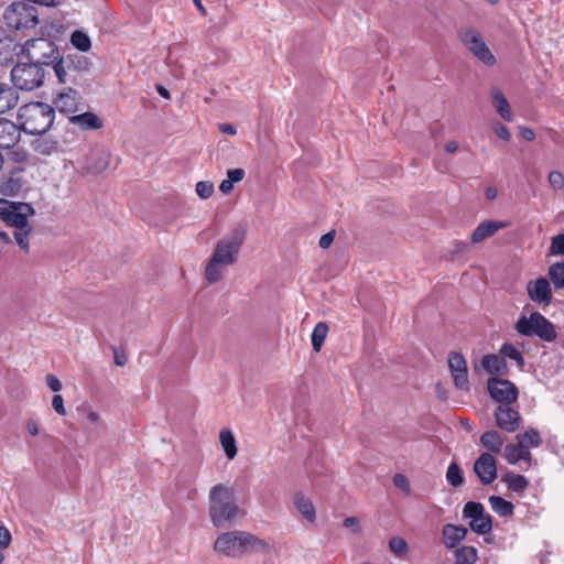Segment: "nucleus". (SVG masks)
I'll use <instances>...</instances> for the list:
<instances>
[{
    "instance_id": "f257e3e1",
    "label": "nucleus",
    "mask_w": 564,
    "mask_h": 564,
    "mask_svg": "<svg viewBox=\"0 0 564 564\" xmlns=\"http://www.w3.org/2000/svg\"><path fill=\"white\" fill-rule=\"evenodd\" d=\"M208 516L214 527L224 528L245 517L234 485L219 482L208 491Z\"/></svg>"
},
{
    "instance_id": "f03ea898",
    "label": "nucleus",
    "mask_w": 564,
    "mask_h": 564,
    "mask_svg": "<svg viewBox=\"0 0 564 564\" xmlns=\"http://www.w3.org/2000/svg\"><path fill=\"white\" fill-rule=\"evenodd\" d=\"M214 550L228 557H242L250 553H268L270 543L248 531L234 530L219 534L214 543Z\"/></svg>"
},
{
    "instance_id": "7ed1b4c3",
    "label": "nucleus",
    "mask_w": 564,
    "mask_h": 564,
    "mask_svg": "<svg viewBox=\"0 0 564 564\" xmlns=\"http://www.w3.org/2000/svg\"><path fill=\"white\" fill-rule=\"evenodd\" d=\"M18 119L28 134L45 133L54 121V108L44 102H31L19 109Z\"/></svg>"
},
{
    "instance_id": "20e7f679",
    "label": "nucleus",
    "mask_w": 564,
    "mask_h": 564,
    "mask_svg": "<svg viewBox=\"0 0 564 564\" xmlns=\"http://www.w3.org/2000/svg\"><path fill=\"white\" fill-rule=\"evenodd\" d=\"M514 328L522 336H536L541 340L547 343L555 340L557 336L554 325L539 312H532L529 315H521L518 318Z\"/></svg>"
},
{
    "instance_id": "39448f33",
    "label": "nucleus",
    "mask_w": 564,
    "mask_h": 564,
    "mask_svg": "<svg viewBox=\"0 0 564 564\" xmlns=\"http://www.w3.org/2000/svg\"><path fill=\"white\" fill-rule=\"evenodd\" d=\"M3 19L9 29L17 31L33 29L39 23L37 10L25 1L11 3L4 10Z\"/></svg>"
},
{
    "instance_id": "423d86ee",
    "label": "nucleus",
    "mask_w": 564,
    "mask_h": 564,
    "mask_svg": "<svg viewBox=\"0 0 564 564\" xmlns=\"http://www.w3.org/2000/svg\"><path fill=\"white\" fill-rule=\"evenodd\" d=\"M44 68L37 63H18L11 69V80L15 88L31 91L41 87L44 83Z\"/></svg>"
},
{
    "instance_id": "0eeeda50",
    "label": "nucleus",
    "mask_w": 564,
    "mask_h": 564,
    "mask_svg": "<svg viewBox=\"0 0 564 564\" xmlns=\"http://www.w3.org/2000/svg\"><path fill=\"white\" fill-rule=\"evenodd\" d=\"M458 39L462 44L482 64L494 66L496 57L486 44L481 33L471 26L460 28Z\"/></svg>"
},
{
    "instance_id": "6e6552de",
    "label": "nucleus",
    "mask_w": 564,
    "mask_h": 564,
    "mask_svg": "<svg viewBox=\"0 0 564 564\" xmlns=\"http://www.w3.org/2000/svg\"><path fill=\"white\" fill-rule=\"evenodd\" d=\"M34 214L35 210L29 203L0 198V219L10 227L23 229Z\"/></svg>"
},
{
    "instance_id": "1a4fd4ad",
    "label": "nucleus",
    "mask_w": 564,
    "mask_h": 564,
    "mask_svg": "<svg viewBox=\"0 0 564 564\" xmlns=\"http://www.w3.org/2000/svg\"><path fill=\"white\" fill-rule=\"evenodd\" d=\"M23 52L28 58L39 65H48L58 59V48L55 43L45 37L32 39L25 42Z\"/></svg>"
},
{
    "instance_id": "9d476101",
    "label": "nucleus",
    "mask_w": 564,
    "mask_h": 564,
    "mask_svg": "<svg viewBox=\"0 0 564 564\" xmlns=\"http://www.w3.org/2000/svg\"><path fill=\"white\" fill-rule=\"evenodd\" d=\"M242 242V231L235 230L217 241L212 256L230 267L237 261Z\"/></svg>"
},
{
    "instance_id": "9b49d317",
    "label": "nucleus",
    "mask_w": 564,
    "mask_h": 564,
    "mask_svg": "<svg viewBox=\"0 0 564 564\" xmlns=\"http://www.w3.org/2000/svg\"><path fill=\"white\" fill-rule=\"evenodd\" d=\"M463 517L470 519L469 527L477 534H487L492 529V519L479 502L469 501L464 506Z\"/></svg>"
},
{
    "instance_id": "f8f14e48",
    "label": "nucleus",
    "mask_w": 564,
    "mask_h": 564,
    "mask_svg": "<svg viewBox=\"0 0 564 564\" xmlns=\"http://www.w3.org/2000/svg\"><path fill=\"white\" fill-rule=\"evenodd\" d=\"M447 364L453 377L454 384L463 391L469 390L468 368L464 356L457 351H451L447 357Z\"/></svg>"
},
{
    "instance_id": "ddd939ff",
    "label": "nucleus",
    "mask_w": 564,
    "mask_h": 564,
    "mask_svg": "<svg viewBox=\"0 0 564 564\" xmlns=\"http://www.w3.org/2000/svg\"><path fill=\"white\" fill-rule=\"evenodd\" d=\"M496 424L502 431L513 433L520 427L521 415L512 403L499 404L495 411Z\"/></svg>"
},
{
    "instance_id": "4468645a",
    "label": "nucleus",
    "mask_w": 564,
    "mask_h": 564,
    "mask_svg": "<svg viewBox=\"0 0 564 564\" xmlns=\"http://www.w3.org/2000/svg\"><path fill=\"white\" fill-rule=\"evenodd\" d=\"M488 390L491 398L499 404L513 403L518 399V390L509 380L490 379L488 381Z\"/></svg>"
},
{
    "instance_id": "2eb2a0df",
    "label": "nucleus",
    "mask_w": 564,
    "mask_h": 564,
    "mask_svg": "<svg viewBox=\"0 0 564 564\" xmlns=\"http://www.w3.org/2000/svg\"><path fill=\"white\" fill-rule=\"evenodd\" d=\"M527 293L529 299L543 306H549L552 302L553 293L551 282L546 278H538L527 283Z\"/></svg>"
},
{
    "instance_id": "dca6fc26",
    "label": "nucleus",
    "mask_w": 564,
    "mask_h": 564,
    "mask_svg": "<svg viewBox=\"0 0 564 564\" xmlns=\"http://www.w3.org/2000/svg\"><path fill=\"white\" fill-rule=\"evenodd\" d=\"M474 471L484 485H489L497 478V464L489 453H482L474 464Z\"/></svg>"
},
{
    "instance_id": "f3484780",
    "label": "nucleus",
    "mask_w": 564,
    "mask_h": 564,
    "mask_svg": "<svg viewBox=\"0 0 564 564\" xmlns=\"http://www.w3.org/2000/svg\"><path fill=\"white\" fill-rule=\"evenodd\" d=\"M79 93L73 88L62 89L53 100L54 110L61 113H74L78 109Z\"/></svg>"
},
{
    "instance_id": "a211bd4d",
    "label": "nucleus",
    "mask_w": 564,
    "mask_h": 564,
    "mask_svg": "<svg viewBox=\"0 0 564 564\" xmlns=\"http://www.w3.org/2000/svg\"><path fill=\"white\" fill-rule=\"evenodd\" d=\"M509 221L487 219L481 221L473 231L470 240L473 243H480L492 237L498 230L509 227Z\"/></svg>"
},
{
    "instance_id": "6ab92c4d",
    "label": "nucleus",
    "mask_w": 564,
    "mask_h": 564,
    "mask_svg": "<svg viewBox=\"0 0 564 564\" xmlns=\"http://www.w3.org/2000/svg\"><path fill=\"white\" fill-rule=\"evenodd\" d=\"M467 533V528L447 523L442 528V543L445 549L454 550L466 539Z\"/></svg>"
},
{
    "instance_id": "aec40b11",
    "label": "nucleus",
    "mask_w": 564,
    "mask_h": 564,
    "mask_svg": "<svg viewBox=\"0 0 564 564\" xmlns=\"http://www.w3.org/2000/svg\"><path fill=\"white\" fill-rule=\"evenodd\" d=\"M19 140V128L12 121L0 118V149H11Z\"/></svg>"
},
{
    "instance_id": "412c9836",
    "label": "nucleus",
    "mask_w": 564,
    "mask_h": 564,
    "mask_svg": "<svg viewBox=\"0 0 564 564\" xmlns=\"http://www.w3.org/2000/svg\"><path fill=\"white\" fill-rule=\"evenodd\" d=\"M293 503L299 513L307 523L314 524L316 522V509L313 501L308 497H306L303 492H296L293 497Z\"/></svg>"
},
{
    "instance_id": "4be33fe9",
    "label": "nucleus",
    "mask_w": 564,
    "mask_h": 564,
    "mask_svg": "<svg viewBox=\"0 0 564 564\" xmlns=\"http://www.w3.org/2000/svg\"><path fill=\"white\" fill-rule=\"evenodd\" d=\"M503 456L511 465H516L520 460H524L529 464L532 462L530 451H527L524 447H520V443L518 441L516 444H508L505 447Z\"/></svg>"
},
{
    "instance_id": "5701e85b",
    "label": "nucleus",
    "mask_w": 564,
    "mask_h": 564,
    "mask_svg": "<svg viewBox=\"0 0 564 564\" xmlns=\"http://www.w3.org/2000/svg\"><path fill=\"white\" fill-rule=\"evenodd\" d=\"M19 101V95L15 89L8 84L0 83V113L13 109Z\"/></svg>"
},
{
    "instance_id": "b1692460",
    "label": "nucleus",
    "mask_w": 564,
    "mask_h": 564,
    "mask_svg": "<svg viewBox=\"0 0 564 564\" xmlns=\"http://www.w3.org/2000/svg\"><path fill=\"white\" fill-rule=\"evenodd\" d=\"M491 97H492V106L496 109V111L499 113V116L506 121H509V122L512 121L513 115H512L509 101L505 97L503 93L500 89L495 88L491 91Z\"/></svg>"
},
{
    "instance_id": "393cba45",
    "label": "nucleus",
    "mask_w": 564,
    "mask_h": 564,
    "mask_svg": "<svg viewBox=\"0 0 564 564\" xmlns=\"http://www.w3.org/2000/svg\"><path fill=\"white\" fill-rule=\"evenodd\" d=\"M69 122L83 130H97L102 127V121L93 112L72 116Z\"/></svg>"
},
{
    "instance_id": "a878e982",
    "label": "nucleus",
    "mask_w": 564,
    "mask_h": 564,
    "mask_svg": "<svg viewBox=\"0 0 564 564\" xmlns=\"http://www.w3.org/2000/svg\"><path fill=\"white\" fill-rule=\"evenodd\" d=\"M219 442L228 460H232L238 453L237 441L231 430L223 429L219 432Z\"/></svg>"
},
{
    "instance_id": "bb28decb",
    "label": "nucleus",
    "mask_w": 564,
    "mask_h": 564,
    "mask_svg": "<svg viewBox=\"0 0 564 564\" xmlns=\"http://www.w3.org/2000/svg\"><path fill=\"white\" fill-rule=\"evenodd\" d=\"M228 267V264L220 262L212 256L205 268V276L208 283H216L221 280Z\"/></svg>"
},
{
    "instance_id": "cd10ccee",
    "label": "nucleus",
    "mask_w": 564,
    "mask_h": 564,
    "mask_svg": "<svg viewBox=\"0 0 564 564\" xmlns=\"http://www.w3.org/2000/svg\"><path fill=\"white\" fill-rule=\"evenodd\" d=\"M454 560L456 564H476L478 561V551L471 545L456 547Z\"/></svg>"
},
{
    "instance_id": "c85d7f7f",
    "label": "nucleus",
    "mask_w": 564,
    "mask_h": 564,
    "mask_svg": "<svg viewBox=\"0 0 564 564\" xmlns=\"http://www.w3.org/2000/svg\"><path fill=\"white\" fill-rule=\"evenodd\" d=\"M481 366L490 375H501L507 368L505 359L498 355H486L481 360Z\"/></svg>"
},
{
    "instance_id": "c756f323",
    "label": "nucleus",
    "mask_w": 564,
    "mask_h": 564,
    "mask_svg": "<svg viewBox=\"0 0 564 564\" xmlns=\"http://www.w3.org/2000/svg\"><path fill=\"white\" fill-rule=\"evenodd\" d=\"M25 182L20 174H12L1 184V193L8 196H17L24 188Z\"/></svg>"
},
{
    "instance_id": "7c9ffc66",
    "label": "nucleus",
    "mask_w": 564,
    "mask_h": 564,
    "mask_svg": "<svg viewBox=\"0 0 564 564\" xmlns=\"http://www.w3.org/2000/svg\"><path fill=\"white\" fill-rule=\"evenodd\" d=\"M480 443L492 453H500L503 447V438L497 431H488L480 436Z\"/></svg>"
},
{
    "instance_id": "2f4dec72",
    "label": "nucleus",
    "mask_w": 564,
    "mask_h": 564,
    "mask_svg": "<svg viewBox=\"0 0 564 564\" xmlns=\"http://www.w3.org/2000/svg\"><path fill=\"white\" fill-rule=\"evenodd\" d=\"M516 438L520 443V447H524L527 451L539 447L542 442L540 433L535 429H529L524 433L518 434Z\"/></svg>"
},
{
    "instance_id": "473e14b6",
    "label": "nucleus",
    "mask_w": 564,
    "mask_h": 564,
    "mask_svg": "<svg viewBox=\"0 0 564 564\" xmlns=\"http://www.w3.org/2000/svg\"><path fill=\"white\" fill-rule=\"evenodd\" d=\"M489 505L500 517H510L513 514V505L499 496H490Z\"/></svg>"
},
{
    "instance_id": "72a5a7b5",
    "label": "nucleus",
    "mask_w": 564,
    "mask_h": 564,
    "mask_svg": "<svg viewBox=\"0 0 564 564\" xmlns=\"http://www.w3.org/2000/svg\"><path fill=\"white\" fill-rule=\"evenodd\" d=\"M549 281L556 290H564V262H555L549 267Z\"/></svg>"
},
{
    "instance_id": "f704fd0d",
    "label": "nucleus",
    "mask_w": 564,
    "mask_h": 564,
    "mask_svg": "<svg viewBox=\"0 0 564 564\" xmlns=\"http://www.w3.org/2000/svg\"><path fill=\"white\" fill-rule=\"evenodd\" d=\"M502 480L516 492H523L529 486V481L524 476L514 473L506 474Z\"/></svg>"
},
{
    "instance_id": "c9c22d12",
    "label": "nucleus",
    "mask_w": 564,
    "mask_h": 564,
    "mask_svg": "<svg viewBox=\"0 0 564 564\" xmlns=\"http://www.w3.org/2000/svg\"><path fill=\"white\" fill-rule=\"evenodd\" d=\"M328 333V326L325 322H319L315 325L313 333H312V346L313 349L317 352L321 350L326 336Z\"/></svg>"
},
{
    "instance_id": "e433bc0d",
    "label": "nucleus",
    "mask_w": 564,
    "mask_h": 564,
    "mask_svg": "<svg viewBox=\"0 0 564 564\" xmlns=\"http://www.w3.org/2000/svg\"><path fill=\"white\" fill-rule=\"evenodd\" d=\"M500 354L502 358H509L511 360H514L517 366L522 369L524 366V359L521 354V351L512 344H503Z\"/></svg>"
},
{
    "instance_id": "4c0bfd02",
    "label": "nucleus",
    "mask_w": 564,
    "mask_h": 564,
    "mask_svg": "<svg viewBox=\"0 0 564 564\" xmlns=\"http://www.w3.org/2000/svg\"><path fill=\"white\" fill-rule=\"evenodd\" d=\"M446 480L453 487H459L464 484V475L456 462H452L446 470Z\"/></svg>"
},
{
    "instance_id": "58836bf2",
    "label": "nucleus",
    "mask_w": 564,
    "mask_h": 564,
    "mask_svg": "<svg viewBox=\"0 0 564 564\" xmlns=\"http://www.w3.org/2000/svg\"><path fill=\"white\" fill-rule=\"evenodd\" d=\"M70 43L74 47L82 52H88L91 47L89 36L83 31H75L70 36Z\"/></svg>"
},
{
    "instance_id": "ea45409f",
    "label": "nucleus",
    "mask_w": 564,
    "mask_h": 564,
    "mask_svg": "<svg viewBox=\"0 0 564 564\" xmlns=\"http://www.w3.org/2000/svg\"><path fill=\"white\" fill-rule=\"evenodd\" d=\"M32 232V227L28 224L23 229H17L14 232V240L18 246L25 252L30 249L29 236Z\"/></svg>"
},
{
    "instance_id": "a19ab883",
    "label": "nucleus",
    "mask_w": 564,
    "mask_h": 564,
    "mask_svg": "<svg viewBox=\"0 0 564 564\" xmlns=\"http://www.w3.org/2000/svg\"><path fill=\"white\" fill-rule=\"evenodd\" d=\"M390 551L398 557H402L408 552V543L403 538L393 536L389 541Z\"/></svg>"
},
{
    "instance_id": "79ce46f5",
    "label": "nucleus",
    "mask_w": 564,
    "mask_h": 564,
    "mask_svg": "<svg viewBox=\"0 0 564 564\" xmlns=\"http://www.w3.org/2000/svg\"><path fill=\"white\" fill-rule=\"evenodd\" d=\"M80 413L83 414L85 421L91 425L97 426L100 422V414L98 411H96L90 405H84L79 409Z\"/></svg>"
},
{
    "instance_id": "37998d69",
    "label": "nucleus",
    "mask_w": 564,
    "mask_h": 564,
    "mask_svg": "<svg viewBox=\"0 0 564 564\" xmlns=\"http://www.w3.org/2000/svg\"><path fill=\"white\" fill-rule=\"evenodd\" d=\"M549 251L551 256H564V232L552 238Z\"/></svg>"
},
{
    "instance_id": "c03bdc74",
    "label": "nucleus",
    "mask_w": 564,
    "mask_h": 564,
    "mask_svg": "<svg viewBox=\"0 0 564 564\" xmlns=\"http://www.w3.org/2000/svg\"><path fill=\"white\" fill-rule=\"evenodd\" d=\"M196 194L202 199H207L214 194V184L208 181H199L195 187Z\"/></svg>"
},
{
    "instance_id": "a18cd8bd",
    "label": "nucleus",
    "mask_w": 564,
    "mask_h": 564,
    "mask_svg": "<svg viewBox=\"0 0 564 564\" xmlns=\"http://www.w3.org/2000/svg\"><path fill=\"white\" fill-rule=\"evenodd\" d=\"M57 150V142L53 140H41L37 142L36 151L44 155H50Z\"/></svg>"
},
{
    "instance_id": "49530a36",
    "label": "nucleus",
    "mask_w": 564,
    "mask_h": 564,
    "mask_svg": "<svg viewBox=\"0 0 564 564\" xmlns=\"http://www.w3.org/2000/svg\"><path fill=\"white\" fill-rule=\"evenodd\" d=\"M53 64H54V66H53L54 73H55L58 82L62 84H65L67 82V73H66L64 64H63V58L61 57L59 54H58V59L53 62Z\"/></svg>"
},
{
    "instance_id": "de8ad7c7",
    "label": "nucleus",
    "mask_w": 564,
    "mask_h": 564,
    "mask_svg": "<svg viewBox=\"0 0 564 564\" xmlns=\"http://www.w3.org/2000/svg\"><path fill=\"white\" fill-rule=\"evenodd\" d=\"M549 183L554 189H562L564 187V176L558 171H553L549 174Z\"/></svg>"
},
{
    "instance_id": "09e8293b",
    "label": "nucleus",
    "mask_w": 564,
    "mask_h": 564,
    "mask_svg": "<svg viewBox=\"0 0 564 564\" xmlns=\"http://www.w3.org/2000/svg\"><path fill=\"white\" fill-rule=\"evenodd\" d=\"M492 130L496 133V135L498 138H500L501 140H505V141L510 140V132H509L508 128L505 124H502L501 122L495 121L492 123Z\"/></svg>"
},
{
    "instance_id": "8fccbe9b",
    "label": "nucleus",
    "mask_w": 564,
    "mask_h": 564,
    "mask_svg": "<svg viewBox=\"0 0 564 564\" xmlns=\"http://www.w3.org/2000/svg\"><path fill=\"white\" fill-rule=\"evenodd\" d=\"M393 485L405 494L410 492V482L408 478L402 474H395L393 476Z\"/></svg>"
},
{
    "instance_id": "3c124183",
    "label": "nucleus",
    "mask_w": 564,
    "mask_h": 564,
    "mask_svg": "<svg viewBox=\"0 0 564 564\" xmlns=\"http://www.w3.org/2000/svg\"><path fill=\"white\" fill-rule=\"evenodd\" d=\"M343 525L347 529H350L352 533L358 534L361 531L360 521L356 517H347Z\"/></svg>"
},
{
    "instance_id": "603ef678",
    "label": "nucleus",
    "mask_w": 564,
    "mask_h": 564,
    "mask_svg": "<svg viewBox=\"0 0 564 564\" xmlns=\"http://www.w3.org/2000/svg\"><path fill=\"white\" fill-rule=\"evenodd\" d=\"M45 383L53 392L61 391L63 387L61 380L52 373L45 376Z\"/></svg>"
},
{
    "instance_id": "864d4df0",
    "label": "nucleus",
    "mask_w": 564,
    "mask_h": 564,
    "mask_svg": "<svg viewBox=\"0 0 564 564\" xmlns=\"http://www.w3.org/2000/svg\"><path fill=\"white\" fill-rule=\"evenodd\" d=\"M52 406L58 415H65L66 409L64 406V399L61 394H54L52 398Z\"/></svg>"
},
{
    "instance_id": "5fc2aeb1",
    "label": "nucleus",
    "mask_w": 564,
    "mask_h": 564,
    "mask_svg": "<svg viewBox=\"0 0 564 564\" xmlns=\"http://www.w3.org/2000/svg\"><path fill=\"white\" fill-rule=\"evenodd\" d=\"M245 177V171L242 169H231L227 171V178L231 183H239Z\"/></svg>"
},
{
    "instance_id": "6e6d98bb",
    "label": "nucleus",
    "mask_w": 564,
    "mask_h": 564,
    "mask_svg": "<svg viewBox=\"0 0 564 564\" xmlns=\"http://www.w3.org/2000/svg\"><path fill=\"white\" fill-rule=\"evenodd\" d=\"M11 533L6 527H0V547L6 549L11 543Z\"/></svg>"
},
{
    "instance_id": "4d7b16f0",
    "label": "nucleus",
    "mask_w": 564,
    "mask_h": 564,
    "mask_svg": "<svg viewBox=\"0 0 564 564\" xmlns=\"http://www.w3.org/2000/svg\"><path fill=\"white\" fill-rule=\"evenodd\" d=\"M26 430L31 436H36L40 433L39 423L34 419H28L25 422Z\"/></svg>"
},
{
    "instance_id": "13d9d810",
    "label": "nucleus",
    "mask_w": 564,
    "mask_h": 564,
    "mask_svg": "<svg viewBox=\"0 0 564 564\" xmlns=\"http://www.w3.org/2000/svg\"><path fill=\"white\" fill-rule=\"evenodd\" d=\"M335 232L330 231L323 235L319 239V247L323 249H327L334 241Z\"/></svg>"
},
{
    "instance_id": "bf43d9fd",
    "label": "nucleus",
    "mask_w": 564,
    "mask_h": 564,
    "mask_svg": "<svg viewBox=\"0 0 564 564\" xmlns=\"http://www.w3.org/2000/svg\"><path fill=\"white\" fill-rule=\"evenodd\" d=\"M234 183H231L228 178H225L221 181V183L219 184V191L223 193V194H230L234 189Z\"/></svg>"
},
{
    "instance_id": "052dcab7",
    "label": "nucleus",
    "mask_w": 564,
    "mask_h": 564,
    "mask_svg": "<svg viewBox=\"0 0 564 564\" xmlns=\"http://www.w3.org/2000/svg\"><path fill=\"white\" fill-rule=\"evenodd\" d=\"M520 134L527 141H533L535 139L534 131L528 127H520Z\"/></svg>"
},
{
    "instance_id": "680f3d73",
    "label": "nucleus",
    "mask_w": 564,
    "mask_h": 564,
    "mask_svg": "<svg viewBox=\"0 0 564 564\" xmlns=\"http://www.w3.org/2000/svg\"><path fill=\"white\" fill-rule=\"evenodd\" d=\"M223 133L235 135L237 133L236 128L229 123H223L219 126Z\"/></svg>"
},
{
    "instance_id": "e2e57ef3",
    "label": "nucleus",
    "mask_w": 564,
    "mask_h": 564,
    "mask_svg": "<svg viewBox=\"0 0 564 564\" xmlns=\"http://www.w3.org/2000/svg\"><path fill=\"white\" fill-rule=\"evenodd\" d=\"M156 91L164 99L171 98L170 91L162 85H156Z\"/></svg>"
},
{
    "instance_id": "0e129e2a",
    "label": "nucleus",
    "mask_w": 564,
    "mask_h": 564,
    "mask_svg": "<svg viewBox=\"0 0 564 564\" xmlns=\"http://www.w3.org/2000/svg\"><path fill=\"white\" fill-rule=\"evenodd\" d=\"M445 150L449 153H455L458 150V143L456 141H448L445 144Z\"/></svg>"
},
{
    "instance_id": "69168bd1",
    "label": "nucleus",
    "mask_w": 564,
    "mask_h": 564,
    "mask_svg": "<svg viewBox=\"0 0 564 564\" xmlns=\"http://www.w3.org/2000/svg\"><path fill=\"white\" fill-rule=\"evenodd\" d=\"M486 197L488 199H495L497 197V189L495 187H488L486 189Z\"/></svg>"
},
{
    "instance_id": "338daca9",
    "label": "nucleus",
    "mask_w": 564,
    "mask_h": 564,
    "mask_svg": "<svg viewBox=\"0 0 564 564\" xmlns=\"http://www.w3.org/2000/svg\"><path fill=\"white\" fill-rule=\"evenodd\" d=\"M0 239L6 243H11V238L6 231L0 230Z\"/></svg>"
},
{
    "instance_id": "774afa93",
    "label": "nucleus",
    "mask_w": 564,
    "mask_h": 564,
    "mask_svg": "<svg viewBox=\"0 0 564 564\" xmlns=\"http://www.w3.org/2000/svg\"><path fill=\"white\" fill-rule=\"evenodd\" d=\"M462 424L468 432H471L474 430V425L469 420H463Z\"/></svg>"
}]
</instances>
